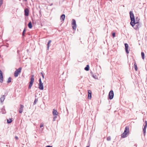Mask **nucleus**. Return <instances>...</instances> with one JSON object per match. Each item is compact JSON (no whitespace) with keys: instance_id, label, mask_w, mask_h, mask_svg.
<instances>
[{"instance_id":"nucleus-1","label":"nucleus","mask_w":147,"mask_h":147,"mask_svg":"<svg viewBox=\"0 0 147 147\" xmlns=\"http://www.w3.org/2000/svg\"><path fill=\"white\" fill-rule=\"evenodd\" d=\"M131 22H130V24L132 27H133L135 25V21L134 14L132 11H130L129 12Z\"/></svg>"},{"instance_id":"nucleus-2","label":"nucleus","mask_w":147,"mask_h":147,"mask_svg":"<svg viewBox=\"0 0 147 147\" xmlns=\"http://www.w3.org/2000/svg\"><path fill=\"white\" fill-rule=\"evenodd\" d=\"M129 128L127 127H126L125 129L124 132L121 134V137L123 138H125L127 137V134L129 132Z\"/></svg>"},{"instance_id":"nucleus-3","label":"nucleus","mask_w":147,"mask_h":147,"mask_svg":"<svg viewBox=\"0 0 147 147\" xmlns=\"http://www.w3.org/2000/svg\"><path fill=\"white\" fill-rule=\"evenodd\" d=\"M30 80V81L29 83V84L28 86V88L29 89L31 88L34 81V75H32L31 76V77Z\"/></svg>"},{"instance_id":"nucleus-4","label":"nucleus","mask_w":147,"mask_h":147,"mask_svg":"<svg viewBox=\"0 0 147 147\" xmlns=\"http://www.w3.org/2000/svg\"><path fill=\"white\" fill-rule=\"evenodd\" d=\"M22 67H20L15 71L14 74V76L16 77L18 76L19 74L21 72L22 70Z\"/></svg>"},{"instance_id":"nucleus-5","label":"nucleus","mask_w":147,"mask_h":147,"mask_svg":"<svg viewBox=\"0 0 147 147\" xmlns=\"http://www.w3.org/2000/svg\"><path fill=\"white\" fill-rule=\"evenodd\" d=\"M135 24L136 25L134 27V29L136 30H138L141 27V24L139 23V20L137 22H136L135 21Z\"/></svg>"},{"instance_id":"nucleus-6","label":"nucleus","mask_w":147,"mask_h":147,"mask_svg":"<svg viewBox=\"0 0 147 147\" xmlns=\"http://www.w3.org/2000/svg\"><path fill=\"white\" fill-rule=\"evenodd\" d=\"M72 27L73 29L76 30L77 26L76 23V21L74 19H73L72 20V23L71 24Z\"/></svg>"},{"instance_id":"nucleus-7","label":"nucleus","mask_w":147,"mask_h":147,"mask_svg":"<svg viewBox=\"0 0 147 147\" xmlns=\"http://www.w3.org/2000/svg\"><path fill=\"white\" fill-rule=\"evenodd\" d=\"M114 96V93L113 91L111 90L109 92L108 95V98L110 100L112 99Z\"/></svg>"},{"instance_id":"nucleus-8","label":"nucleus","mask_w":147,"mask_h":147,"mask_svg":"<svg viewBox=\"0 0 147 147\" xmlns=\"http://www.w3.org/2000/svg\"><path fill=\"white\" fill-rule=\"evenodd\" d=\"M3 81V73L1 71L0 69V82L2 83Z\"/></svg>"},{"instance_id":"nucleus-9","label":"nucleus","mask_w":147,"mask_h":147,"mask_svg":"<svg viewBox=\"0 0 147 147\" xmlns=\"http://www.w3.org/2000/svg\"><path fill=\"white\" fill-rule=\"evenodd\" d=\"M145 125H144V128L143 129V132L144 135L146 132V129L147 126V121H145Z\"/></svg>"},{"instance_id":"nucleus-10","label":"nucleus","mask_w":147,"mask_h":147,"mask_svg":"<svg viewBox=\"0 0 147 147\" xmlns=\"http://www.w3.org/2000/svg\"><path fill=\"white\" fill-rule=\"evenodd\" d=\"M125 52L127 54H128L129 53V51L128 50V44L127 43L125 44Z\"/></svg>"},{"instance_id":"nucleus-11","label":"nucleus","mask_w":147,"mask_h":147,"mask_svg":"<svg viewBox=\"0 0 147 147\" xmlns=\"http://www.w3.org/2000/svg\"><path fill=\"white\" fill-rule=\"evenodd\" d=\"M5 95H3L0 98V101L1 103L3 102L5 98V96L7 95V94L6 93H5Z\"/></svg>"},{"instance_id":"nucleus-12","label":"nucleus","mask_w":147,"mask_h":147,"mask_svg":"<svg viewBox=\"0 0 147 147\" xmlns=\"http://www.w3.org/2000/svg\"><path fill=\"white\" fill-rule=\"evenodd\" d=\"M24 107V106L23 105H20V108L19 110V112L20 113H22Z\"/></svg>"},{"instance_id":"nucleus-13","label":"nucleus","mask_w":147,"mask_h":147,"mask_svg":"<svg viewBox=\"0 0 147 147\" xmlns=\"http://www.w3.org/2000/svg\"><path fill=\"white\" fill-rule=\"evenodd\" d=\"M38 88L41 90H43V83L42 82L39 83Z\"/></svg>"},{"instance_id":"nucleus-14","label":"nucleus","mask_w":147,"mask_h":147,"mask_svg":"<svg viewBox=\"0 0 147 147\" xmlns=\"http://www.w3.org/2000/svg\"><path fill=\"white\" fill-rule=\"evenodd\" d=\"M29 11L28 9H24V14L26 16H28L29 15Z\"/></svg>"},{"instance_id":"nucleus-15","label":"nucleus","mask_w":147,"mask_h":147,"mask_svg":"<svg viewBox=\"0 0 147 147\" xmlns=\"http://www.w3.org/2000/svg\"><path fill=\"white\" fill-rule=\"evenodd\" d=\"M88 98L91 99L92 97L91 91L90 90H88Z\"/></svg>"},{"instance_id":"nucleus-16","label":"nucleus","mask_w":147,"mask_h":147,"mask_svg":"<svg viewBox=\"0 0 147 147\" xmlns=\"http://www.w3.org/2000/svg\"><path fill=\"white\" fill-rule=\"evenodd\" d=\"M53 114L54 115H58V113L57 111L55 109H53Z\"/></svg>"},{"instance_id":"nucleus-17","label":"nucleus","mask_w":147,"mask_h":147,"mask_svg":"<svg viewBox=\"0 0 147 147\" xmlns=\"http://www.w3.org/2000/svg\"><path fill=\"white\" fill-rule=\"evenodd\" d=\"M65 18V15L64 14H62L61 16L60 19L62 21H64Z\"/></svg>"},{"instance_id":"nucleus-18","label":"nucleus","mask_w":147,"mask_h":147,"mask_svg":"<svg viewBox=\"0 0 147 147\" xmlns=\"http://www.w3.org/2000/svg\"><path fill=\"white\" fill-rule=\"evenodd\" d=\"M51 40H49V41L47 43V50H49V48L50 47V44L51 43Z\"/></svg>"},{"instance_id":"nucleus-19","label":"nucleus","mask_w":147,"mask_h":147,"mask_svg":"<svg viewBox=\"0 0 147 147\" xmlns=\"http://www.w3.org/2000/svg\"><path fill=\"white\" fill-rule=\"evenodd\" d=\"M28 26L29 28L31 29L32 27V24L31 22H30L28 24Z\"/></svg>"},{"instance_id":"nucleus-20","label":"nucleus","mask_w":147,"mask_h":147,"mask_svg":"<svg viewBox=\"0 0 147 147\" xmlns=\"http://www.w3.org/2000/svg\"><path fill=\"white\" fill-rule=\"evenodd\" d=\"M84 69L85 70H86V71H88L89 69V65H87L86 67H85Z\"/></svg>"},{"instance_id":"nucleus-21","label":"nucleus","mask_w":147,"mask_h":147,"mask_svg":"<svg viewBox=\"0 0 147 147\" xmlns=\"http://www.w3.org/2000/svg\"><path fill=\"white\" fill-rule=\"evenodd\" d=\"M12 121V120L11 119H7V122L8 123H11Z\"/></svg>"},{"instance_id":"nucleus-22","label":"nucleus","mask_w":147,"mask_h":147,"mask_svg":"<svg viewBox=\"0 0 147 147\" xmlns=\"http://www.w3.org/2000/svg\"><path fill=\"white\" fill-rule=\"evenodd\" d=\"M11 82V77H9L8 78L7 82L8 83H9Z\"/></svg>"},{"instance_id":"nucleus-23","label":"nucleus","mask_w":147,"mask_h":147,"mask_svg":"<svg viewBox=\"0 0 147 147\" xmlns=\"http://www.w3.org/2000/svg\"><path fill=\"white\" fill-rule=\"evenodd\" d=\"M141 55L143 59L144 58V52H141Z\"/></svg>"},{"instance_id":"nucleus-24","label":"nucleus","mask_w":147,"mask_h":147,"mask_svg":"<svg viewBox=\"0 0 147 147\" xmlns=\"http://www.w3.org/2000/svg\"><path fill=\"white\" fill-rule=\"evenodd\" d=\"M134 67L135 68V70L136 71H137V69H138L137 65H134Z\"/></svg>"},{"instance_id":"nucleus-25","label":"nucleus","mask_w":147,"mask_h":147,"mask_svg":"<svg viewBox=\"0 0 147 147\" xmlns=\"http://www.w3.org/2000/svg\"><path fill=\"white\" fill-rule=\"evenodd\" d=\"M25 31H26V29H25V28L24 29V30L23 32H22V36H24L25 32Z\"/></svg>"},{"instance_id":"nucleus-26","label":"nucleus","mask_w":147,"mask_h":147,"mask_svg":"<svg viewBox=\"0 0 147 147\" xmlns=\"http://www.w3.org/2000/svg\"><path fill=\"white\" fill-rule=\"evenodd\" d=\"M107 141H110L111 140V137L110 136H109L107 137Z\"/></svg>"},{"instance_id":"nucleus-27","label":"nucleus","mask_w":147,"mask_h":147,"mask_svg":"<svg viewBox=\"0 0 147 147\" xmlns=\"http://www.w3.org/2000/svg\"><path fill=\"white\" fill-rule=\"evenodd\" d=\"M57 117L56 115H54V117L53 118V121H54L55 120Z\"/></svg>"},{"instance_id":"nucleus-28","label":"nucleus","mask_w":147,"mask_h":147,"mask_svg":"<svg viewBox=\"0 0 147 147\" xmlns=\"http://www.w3.org/2000/svg\"><path fill=\"white\" fill-rule=\"evenodd\" d=\"M37 101H38L37 99H35V100H34V105H35L36 104V102Z\"/></svg>"},{"instance_id":"nucleus-29","label":"nucleus","mask_w":147,"mask_h":147,"mask_svg":"<svg viewBox=\"0 0 147 147\" xmlns=\"http://www.w3.org/2000/svg\"><path fill=\"white\" fill-rule=\"evenodd\" d=\"M91 73L92 74V77L94 78L95 79H96V75H92V72H91Z\"/></svg>"},{"instance_id":"nucleus-30","label":"nucleus","mask_w":147,"mask_h":147,"mask_svg":"<svg viewBox=\"0 0 147 147\" xmlns=\"http://www.w3.org/2000/svg\"><path fill=\"white\" fill-rule=\"evenodd\" d=\"M44 126V124L43 123H41L40 124V128H41L42 127H43Z\"/></svg>"},{"instance_id":"nucleus-31","label":"nucleus","mask_w":147,"mask_h":147,"mask_svg":"<svg viewBox=\"0 0 147 147\" xmlns=\"http://www.w3.org/2000/svg\"><path fill=\"white\" fill-rule=\"evenodd\" d=\"M3 3V0H0V6H1Z\"/></svg>"},{"instance_id":"nucleus-32","label":"nucleus","mask_w":147,"mask_h":147,"mask_svg":"<svg viewBox=\"0 0 147 147\" xmlns=\"http://www.w3.org/2000/svg\"><path fill=\"white\" fill-rule=\"evenodd\" d=\"M41 74L42 75V78L44 79V75L42 73V72H41Z\"/></svg>"},{"instance_id":"nucleus-33","label":"nucleus","mask_w":147,"mask_h":147,"mask_svg":"<svg viewBox=\"0 0 147 147\" xmlns=\"http://www.w3.org/2000/svg\"><path fill=\"white\" fill-rule=\"evenodd\" d=\"M112 35L113 37H115V32L113 33L112 34Z\"/></svg>"},{"instance_id":"nucleus-34","label":"nucleus","mask_w":147,"mask_h":147,"mask_svg":"<svg viewBox=\"0 0 147 147\" xmlns=\"http://www.w3.org/2000/svg\"><path fill=\"white\" fill-rule=\"evenodd\" d=\"M136 21H135L136 22H137L138 20H139V19L138 18V17L136 18Z\"/></svg>"},{"instance_id":"nucleus-35","label":"nucleus","mask_w":147,"mask_h":147,"mask_svg":"<svg viewBox=\"0 0 147 147\" xmlns=\"http://www.w3.org/2000/svg\"><path fill=\"white\" fill-rule=\"evenodd\" d=\"M39 83L42 82V81H41V78H39Z\"/></svg>"},{"instance_id":"nucleus-36","label":"nucleus","mask_w":147,"mask_h":147,"mask_svg":"<svg viewBox=\"0 0 147 147\" xmlns=\"http://www.w3.org/2000/svg\"><path fill=\"white\" fill-rule=\"evenodd\" d=\"M45 147H52V146L48 145L47 146H46Z\"/></svg>"},{"instance_id":"nucleus-37","label":"nucleus","mask_w":147,"mask_h":147,"mask_svg":"<svg viewBox=\"0 0 147 147\" xmlns=\"http://www.w3.org/2000/svg\"><path fill=\"white\" fill-rule=\"evenodd\" d=\"M15 138L16 139H18V137H17V136H16L15 137Z\"/></svg>"},{"instance_id":"nucleus-38","label":"nucleus","mask_w":147,"mask_h":147,"mask_svg":"<svg viewBox=\"0 0 147 147\" xmlns=\"http://www.w3.org/2000/svg\"><path fill=\"white\" fill-rule=\"evenodd\" d=\"M86 147H89V146H87Z\"/></svg>"},{"instance_id":"nucleus-39","label":"nucleus","mask_w":147,"mask_h":147,"mask_svg":"<svg viewBox=\"0 0 147 147\" xmlns=\"http://www.w3.org/2000/svg\"><path fill=\"white\" fill-rule=\"evenodd\" d=\"M136 64V63H135L134 64L135 65Z\"/></svg>"}]
</instances>
